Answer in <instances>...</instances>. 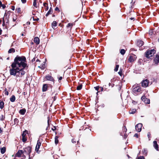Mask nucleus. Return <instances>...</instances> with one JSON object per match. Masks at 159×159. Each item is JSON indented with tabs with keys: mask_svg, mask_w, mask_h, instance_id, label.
<instances>
[{
	"mask_svg": "<svg viewBox=\"0 0 159 159\" xmlns=\"http://www.w3.org/2000/svg\"><path fill=\"white\" fill-rule=\"evenodd\" d=\"M5 113H4V114L2 115L1 116H0V120L1 121H3L5 119Z\"/></svg>",
	"mask_w": 159,
	"mask_h": 159,
	"instance_id": "28",
	"label": "nucleus"
},
{
	"mask_svg": "<svg viewBox=\"0 0 159 159\" xmlns=\"http://www.w3.org/2000/svg\"><path fill=\"white\" fill-rule=\"evenodd\" d=\"M4 103L3 101L0 102V108L1 109H2L4 107Z\"/></svg>",
	"mask_w": 159,
	"mask_h": 159,
	"instance_id": "31",
	"label": "nucleus"
},
{
	"mask_svg": "<svg viewBox=\"0 0 159 159\" xmlns=\"http://www.w3.org/2000/svg\"><path fill=\"white\" fill-rule=\"evenodd\" d=\"M58 136H56L55 138V143L56 144H57L59 142L58 140Z\"/></svg>",
	"mask_w": 159,
	"mask_h": 159,
	"instance_id": "36",
	"label": "nucleus"
},
{
	"mask_svg": "<svg viewBox=\"0 0 159 159\" xmlns=\"http://www.w3.org/2000/svg\"><path fill=\"white\" fill-rule=\"evenodd\" d=\"M118 86L119 87V90H120L121 89V86L120 85H118Z\"/></svg>",
	"mask_w": 159,
	"mask_h": 159,
	"instance_id": "61",
	"label": "nucleus"
},
{
	"mask_svg": "<svg viewBox=\"0 0 159 159\" xmlns=\"http://www.w3.org/2000/svg\"><path fill=\"white\" fill-rule=\"evenodd\" d=\"M30 22L28 21V22H27L26 24L27 25H30Z\"/></svg>",
	"mask_w": 159,
	"mask_h": 159,
	"instance_id": "64",
	"label": "nucleus"
},
{
	"mask_svg": "<svg viewBox=\"0 0 159 159\" xmlns=\"http://www.w3.org/2000/svg\"><path fill=\"white\" fill-rule=\"evenodd\" d=\"M142 152L144 155L146 156L147 155V152L145 149H144L142 151Z\"/></svg>",
	"mask_w": 159,
	"mask_h": 159,
	"instance_id": "40",
	"label": "nucleus"
},
{
	"mask_svg": "<svg viewBox=\"0 0 159 159\" xmlns=\"http://www.w3.org/2000/svg\"><path fill=\"white\" fill-rule=\"evenodd\" d=\"M122 69H120V71L118 72V74L120 76H122Z\"/></svg>",
	"mask_w": 159,
	"mask_h": 159,
	"instance_id": "42",
	"label": "nucleus"
},
{
	"mask_svg": "<svg viewBox=\"0 0 159 159\" xmlns=\"http://www.w3.org/2000/svg\"><path fill=\"white\" fill-rule=\"evenodd\" d=\"M144 42L140 40H138L136 42V44L139 47L142 46L144 44Z\"/></svg>",
	"mask_w": 159,
	"mask_h": 159,
	"instance_id": "17",
	"label": "nucleus"
},
{
	"mask_svg": "<svg viewBox=\"0 0 159 159\" xmlns=\"http://www.w3.org/2000/svg\"><path fill=\"white\" fill-rule=\"evenodd\" d=\"M17 19V18L16 17H13V21H15Z\"/></svg>",
	"mask_w": 159,
	"mask_h": 159,
	"instance_id": "56",
	"label": "nucleus"
},
{
	"mask_svg": "<svg viewBox=\"0 0 159 159\" xmlns=\"http://www.w3.org/2000/svg\"><path fill=\"white\" fill-rule=\"evenodd\" d=\"M154 29H152L149 30V34L150 35H152V34H154Z\"/></svg>",
	"mask_w": 159,
	"mask_h": 159,
	"instance_id": "35",
	"label": "nucleus"
},
{
	"mask_svg": "<svg viewBox=\"0 0 159 159\" xmlns=\"http://www.w3.org/2000/svg\"><path fill=\"white\" fill-rule=\"evenodd\" d=\"M134 137H136V138H138L139 137V135L138 134L136 133L134 135Z\"/></svg>",
	"mask_w": 159,
	"mask_h": 159,
	"instance_id": "53",
	"label": "nucleus"
},
{
	"mask_svg": "<svg viewBox=\"0 0 159 159\" xmlns=\"http://www.w3.org/2000/svg\"><path fill=\"white\" fill-rule=\"evenodd\" d=\"M141 99L146 104H149L150 103V99L146 98L145 95L143 96L141 98Z\"/></svg>",
	"mask_w": 159,
	"mask_h": 159,
	"instance_id": "11",
	"label": "nucleus"
},
{
	"mask_svg": "<svg viewBox=\"0 0 159 159\" xmlns=\"http://www.w3.org/2000/svg\"><path fill=\"white\" fill-rule=\"evenodd\" d=\"M55 11H58V12H59L60 11L59 8L57 7H56L55 8Z\"/></svg>",
	"mask_w": 159,
	"mask_h": 159,
	"instance_id": "47",
	"label": "nucleus"
},
{
	"mask_svg": "<svg viewBox=\"0 0 159 159\" xmlns=\"http://www.w3.org/2000/svg\"><path fill=\"white\" fill-rule=\"evenodd\" d=\"M25 34H26V33H25V32L23 33H22L21 34V35L22 36H25Z\"/></svg>",
	"mask_w": 159,
	"mask_h": 159,
	"instance_id": "62",
	"label": "nucleus"
},
{
	"mask_svg": "<svg viewBox=\"0 0 159 159\" xmlns=\"http://www.w3.org/2000/svg\"><path fill=\"white\" fill-rule=\"evenodd\" d=\"M4 92L5 94L6 95H8L9 93L8 91L7 90V89H6L4 90Z\"/></svg>",
	"mask_w": 159,
	"mask_h": 159,
	"instance_id": "46",
	"label": "nucleus"
},
{
	"mask_svg": "<svg viewBox=\"0 0 159 159\" xmlns=\"http://www.w3.org/2000/svg\"><path fill=\"white\" fill-rule=\"evenodd\" d=\"M34 42L36 45H38L40 43V39L38 37H35L34 39Z\"/></svg>",
	"mask_w": 159,
	"mask_h": 159,
	"instance_id": "20",
	"label": "nucleus"
},
{
	"mask_svg": "<svg viewBox=\"0 0 159 159\" xmlns=\"http://www.w3.org/2000/svg\"><path fill=\"white\" fill-rule=\"evenodd\" d=\"M27 62L25 56L17 55L11 64V68L9 70L10 75L17 78L22 77L25 73L24 70L28 68L29 66L27 65Z\"/></svg>",
	"mask_w": 159,
	"mask_h": 159,
	"instance_id": "1",
	"label": "nucleus"
},
{
	"mask_svg": "<svg viewBox=\"0 0 159 159\" xmlns=\"http://www.w3.org/2000/svg\"><path fill=\"white\" fill-rule=\"evenodd\" d=\"M57 93H56L55 91L52 92V99L53 102L55 101L57 98Z\"/></svg>",
	"mask_w": 159,
	"mask_h": 159,
	"instance_id": "18",
	"label": "nucleus"
},
{
	"mask_svg": "<svg viewBox=\"0 0 159 159\" xmlns=\"http://www.w3.org/2000/svg\"><path fill=\"white\" fill-rule=\"evenodd\" d=\"M73 25V23H69L66 25V27L67 28H70V30H71V29L72 28Z\"/></svg>",
	"mask_w": 159,
	"mask_h": 159,
	"instance_id": "30",
	"label": "nucleus"
},
{
	"mask_svg": "<svg viewBox=\"0 0 159 159\" xmlns=\"http://www.w3.org/2000/svg\"><path fill=\"white\" fill-rule=\"evenodd\" d=\"M28 133V131L27 130H25L24 131L22 134V141L25 143V142L27 140V138L25 137V136Z\"/></svg>",
	"mask_w": 159,
	"mask_h": 159,
	"instance_id": "8",
	"label": "nucleus"
},
{
	"mask_svg": "<svg viewBox=\"0 0 159 159\" xmlns=\"http://www.w3.org/2000/svg\"><path fill=\"white\" fill-rule=\"evenodd\" d=\"M153 146L157 150H159L158 145L157 143V142L156 141H154L153 142Z\"/></svg>",
	"mask_w": 159,
	"mask_h": 159,
	"instance_id": "19",
	"label": "nucleus"
},
{
	"mask_svg": "<svg viewBox=\"0 0 159 159\" xmlns=\"http://www.w3.org/2000/svg\"><path fill=\"white\" fill-rule=\"evenodd\" d=\"M16 100L15 96L14 95H12L10 98V100L12 102H14Z\"/></svg>",
	"mask_w": 159,
	"mask_h": 159,
	"instance_id": "27",
	"label": "nucleus"
},
{
	"mask_svg": "<svg viewBox=\"0 0 159 159\" xmlns=\"http://www.w3.org/2000/svg\"><path fill=\"white\" fill-rule=\"evenodd\" d=\"M2 7L3 9H4L6 6L4 4H2L1 1H0V7Z\"/></svg>",
	"mask_w": 159,
	"mask_h": 159,
	"instance_id": "38",
	"label": "nucleus"
},
{
	"mask_svg": "<svg viewBox=\"0 0 159 159\" xmlns=\"http://www.w3.org/2000/svg\"><path fill=\"white\" fill-rule=\"evenodd\" d=\"M8 15V14L7 13V12H6L5 13L3 17H4V18L9 17V16H7Z\"/></svg>",
	"mask_w": 159,
	"mask_h": 159,
	"instance_id": "45",
	"label": "nucleus"
},
{
	"mask_svg": "<svg viewBox=\"0 0 159 159\" xmlns=\"http://www.w3.org/2000/svg\"><path fill=\"white\" fill-rule=\"evenodd\" d=\"M53 12V10L51 7H50L49 10L46 15V16H48L49 14H51Z\"/></svg>",
	"mask_w": 159,
	"mask_h": 159,
	"instance_id": "23",
	"label": "nucleus"
},
{
	"mask_svg": "<svg viewBox=\"0 0 159 159\" xmlns=\"http://www.w3.org/2000/svg\"><path fill=\"white\" fill-rule=\"evenodd\" d=\"M35 57H34V58L31 60V62H33L34 61H35Z\"/></svg>",
	"mask_w": 159,
	"mask_h": 159,
	"instance_id": "58",
	"label": "nucleus"
},
{
	"mask_svg": "<svg viewBox=\"0 0 159 159\" xmlns=\"http://www.w3.org/2000/svg\"><path fill=\"white\" fill-rule=\"evenodd\" d=\"M119 67V65H116V67L114 70V71H117L118 70Z\"/></svg>",
	"mask_w": 159,
	"mask_h": 159,
	"instance_id": "41",
	"label": "nucleus"
},
{
	"mask_svg": "<svg viewBox=\"0 0 159 159\" xmlns=\"http://www.w3.org/2000/svg\"><path fill=\"white\" fill-rule=\"evenodd\" d=\"M37 0H34L33 3V6L36 8H37L39 7V3H38V4H37L36 2Z\"/></svg>",
	"mask_w": 159,
	"mask_h": 159,
	"instance_id": "22",
	"label": "nucleus"
},
{
	"mask_svg": "<svg viewBox=\"0 0 159 159\" xmlns=\"http://www.w3.org/2000/svg\"><path fill=\"white\" fill-rule=\"evenodd\" d=\"M136 109H132L131 110H130L129 111V113L130 114H134L136 112Z\"/></svg>",
	"mask_w": 159,
	"mask_h": 159,
	"instance_id": "34",
	"label": "nucleus"
},
{
	"mask_svg": "<svg viewBox=\"0 0 159 159\" xmlns=\"http://www.w3.org/2000/svg\"><path fill=\"white\" fill-rule=\"evenodd\" d=\"M16 12L18 14H21L22 12L20 7L16 8Z\"/></svg>",
	"mask_w": 159,
	"mask_h": 159,
	"instance_id": "29",
	"label": "nucleus"
},
{
	"mask_svg": "<svg viewBox=\"0 0 159 159\" xmlns=\"http://www.w3.org/2000/svg\"><path fill=\"white\" fill-rule=\"evenodd\" d=\"M43 6L45 7V10L47 11L48 9V4L46 2H44L43 3Z\"/></svg>",
	"mask_w": 159,
	"mask_h": 159,
	"instance_id": "26",
	"label": "nucleus"
},
{
	"mask_svg": "<svg viewBox=\"0 0 159 159\" xmlns=\"http://www.w3.org/2000/svg\"><path fill=\"white\" fill-rule=\"evenodd\" d=\"M99 88H100V87L99 86H98L94 87V88L97 91H98V90H99Z\"/></svg>",
	"mask_w": 159,
	"mask_h": 159,
	"instance_id": "50",
	"label": "nucleus"
},
{
	"mask_svg": "<svg viewBox=\"0 0 159 159\" xmlns=\"http://www.w3.org/2000/svg\"><path fill=\"white\" fill-rule=\"evenodd\" d=\"M48 119V126L49 125V121L50 120V117L48 116L47 118Z\"/></svg>",
	"mask_w": 159,
	"mask_h": 159,
	"instance_id": "51",
	"label": "nucleus"
},
{
	"mask_svg": "<svg viewBox=\"0 0 159 159\" xmlns=\"http://www.w3.org/2000/svg\"><path fill=\"white\" fill-rule=\"evenodd\" d=\"M9 17L4 18L3 17L2 18V26L3 27H5L7 28V25H9Z\"/></svg>",
	"mask_w": 159,
	"mask_h": 159,
	"instance_id": "6",
	"label": "nucleus"
},
{
	"mask_svg": "<svg viewBox=\"0 0 159 159\" xmlns=\"http://www.w3.org/2000/svg\"><path fill=\"white\" fill-rule=\"evenodd\" d=\"M53 127L54 128H54H52V130L54 131V130H55V129H56V127L55 126H54Z\"/></svg>",
	"mask_w": 159,
	"mask_h": 159,
	"instance_id": "59",
	"label": "nucleus"
},
{
	"mask_svg": "<svg viewBox=\"0 0 159 159\" xmlns=\"http://www.w3.org/2000/svg\"><path fill=\"white\" fill-rule=\"evenodd\" d=\"M72 142L73 143H75L76 142V140H75L74 139H72Z\"/></svg>",
	"mask_w": 159,
	"mask_h": 159,
	"instance_id": "52",
	"label": "nucleus"
},
{
	"mask_svg": "<svg viewBox=\"0 0 159 159\" xmlns=\"http://www.w3.org/2000/svg\"><path fill=\"white\" fill-rule=\"evenodd\" d=\"M57 26V23L56 21H54L52 23V27L54 29Z\"/></svg>",
	"mask_w": 159,
	"mask_h": 159,
	"instance_id": "25",
	"label": "nucleus"
},
{
	"mask_svg": "<svg viewBox=\"0 0 159 159\" xmlns=\"http://www.w3.org/2000/svg\"><path fill=\"white\" fill-rule=\"evenodd\" d=\"M44 80L45 81H49L51 82L52 84L54 85V84L55 80L53 77L49 75H48L45 76Z\"/></svg>",
	"mask_w": 159,
	"mask_h": 159,
	"instance_id": "4",
	"label": "nucleus"
},
{
	"mask_svg": "<svg viewBox=\"0 0 159 159\" xmlns=\"http://www.w3.org/2000/svg\"><path fill=\"white\" fill-rule=\"evenodd\" d=\"M83 85L82 84H80L76 87V89L77 90H80L82 88Z\"/></svg>",
	"mask_w": 159,
	"mask_h": 159,
	"instance_id": "32",
	"label": "nucleus"
},
{
	"mask_svg": "<svg viewBox=\"0 0 159 159\" xmlns=\"http://www.w3.org/2000/svg\"><path fill=\"white\" fill-rule=\"evenodd\" d=\"M153 61L155 64L157 65L158 64V63H159V53L158 54L156 55Z\"/></svg>",
	"mask_w": 159,
	"mask_h": 159,
	"instance_id": "16",
	"label": "nucleus"
},
{
	"mask_svg": "<svg viewBox=\"0 0 159 159\" xmlns=\"http://www.w3.org/2000/svg\"><path fill=\"white\" fill-rule=\"evenodd\" d=\"M24 153H27L28 155H30V153L32 151V147L30 146H28L27 147L24 148Z\"/></svg>",
	"mask_w": 159,
	"mask_h": 159,
	"instance_id": "9",
	"label": "nucleus"
},
{
	"mask_svg": "<svg viewBox=\"0 0 159 159\" xmlns=\"http://www.w3.org/2000/svg\"><path fill=\"white\" fill-rule=\"evenodd\" d=\"M41 141L39 139L37 141V144L35 149V151L36 152H38V153H39V149L41 145Z\"/></svg>",
	"mask_w": 159,
	"mask_h": 159,
	"instance_id": "13",
	"label": "nucleus"
},
{
	"mask_svg": "<svg viewBox=\"0 0 159 159\" xmlns=\"http://www.w3.org/2000/svg\"><path fill=\"white\" fill-rule=\"evenodd\" d=\"M26 110L25 108H23L20 110L19 111V113L22 115H24L26 112Z\"/></svg>",
	"mask_w": 159,
	"mask_h": 159,
	"instance_id": "21",
	"label": "nucleus"
},
{
	"mask_svg": "<svg viewBox=\"0 0 159 159\" xmlns=\"http://www.w3.org/2000/svg\"><path fill=\"white\" fill-rule=\"evenodd\" d=\"M120 52L121 55H124L125 53V51L124 49H121L120 50Z\"/></svg>",
	"mask_w": 159,
	"mask_h": 159,
	"instance_id": "37",
	"label": "nucleus"
},
{
	"mask_svg": "<svg viewBox=\"0 0 159 159\" xmlns=\"http://www.w3.org/2000/svg\"><path fill=\"white\" fill-rule=\"evenodd\" d=\"M29 155V159H32V157H30V155Z\"/></svg>",
	"mask_w": 159,
	"mask_h": 159,
	"instance_id": "63",
	"label": "nucleus"
},
{
	"mask_svg": "<svg viewBox=\"0 0 159 159\" xmlns=\"http://www.w3.org/2000/svg\"><path fill=\"white\" fill-rule=\"evenodd\" d=\"M52 85L51 84H44L43 86L42 91L43 92H45L47 91L48 88L50 87L52 89Z\"/></svg>",
	"mask_w": 159,
	"mask_h": 159,
	"instance_id": "7",
	"label": "nucleus"
},
{
	"mask_svg": "<svg viewBox=\"0 0 159 159\" xmlns=\"http://www.w3.org/2000/svg\"><path fill=\"white\" fill-rule=\"evenodd\" d=\"M106 87V85H103V87H100V88H99V89H100V90L101 91H103L104 89V88H105V87Z\"/></svg>",
	"mask_w": 159,
	"mask_h": 159,
	"instance_id": "43",
	"label": "nucleus"
},
{
	"mask_svg": "<svg viewBox=\"0 0 159 159\" xmlns=\"http://www.w3.org/2000/svg\"><path fill=\"white\" fill-rule=\"evenodd\" d=\"M14 124H17L19 122V120L18 119L16 118L14 119Z\"/></svg>",
	"mask_w": 159,
	"mask_h": 159,
	"instance_id": "39",
	"label": "nucleus"
},
{
	"mask_svg": "<svg viewBox=\"0 0 159 159\" xmlns=\"http://www.w3.org/2000/svg\"><path fill=\"white\" fill-rule=\"evenodd\" d=\"M156 52V51L154 49H151L150 50H147V51L145 52V56L147 58H148L150 57H152L154 54Z\"/></svg>",
	"mask_w": 159,
	"mask_h": 159,
	"instance_id": "2",
	"label": "nucleus"
},
{
	"mask_svg": "<svg viewBox=\"0 0 159 159\" xmlns=\"http://www.w3.org/2000/svg\"><path fill=\"white\" fill-rule=\"evenodd\" d=\"M33 20L34 21H38L39 20V19L38 18H34L33 17Z\"/></svg>",
	"mask_w": 159,
	"mask_h": 159,
	"instance_id": "48",
	"label": "nucleus"
},
{
	"mask_svg": "<svg viewBox=\"0 0 159 159\" xmlns=\"http://www.w3.org/2000/svg\"><path fill=\"white\" fill-rule=\"evenodd\" d=\"M133 91L134 93H141L142 89L138 85H134L133 87Z\"/></svg>",
	"mask_w": 159,
	"mask_h": 159,
	"instance_id": "3",
	"label": "nucleus"
},
{
	"mask_svg": "<svg viewBox=\"0 0 159 159\" xmlns=\"http://www.w3.org/2000/svg\"><path fill=\"white\" fill-rule=\"evenodd\" d=\"M11 9L12 10H15V7L14 6H12Z\"/></svg>",
	"mask_w": 159,
	"mask_h": 159,
	"instance_id": "60",
	"label": "nucleus"
},
{
	"mask_svg": "<svg viewBox=\"0 0 159 159\" xmlns=\"http://www.w3.org/2000/svg\"><path fill=\"white\" fill-rule=\"evenodd\" d=\"M45 64L44 63H42L41 65V68L42 69H44V68H45Z\"/></svg>",
	"mask_w": 159,
	"mask_h": 159,
	"instance_id": "44",
	"label": "nucleus"
},
{
	"mask_svg": "<svg viewBox=\"0 0 159 159\" xmlns=\"http://www.w3.org/2000/svg\"><path fill=\"white\" fill-rule=\"evenodd\" d=\"M137 57L135 55L133 54H131L128 59V62L130 63H132L135 61Z\"/></svg>",
	"mask_w": 159,
	"mask_h": 159,
	"instance_id": "5",
	"label": "nucleus"
},
{
	"mask_svg": "<svg viewBox=\"0 0 159 159\" xmlns=\"http://www.w3.org/2000/svg\"><path fill=\"white\" fill-rule=\"evenodd\" d=\"M24 153V152L21 150H19L15 154L16 157H21L22 154Z\"/></svg>",
	"mask_w": 159,
	"mask_h": 159,
	"instance_id": "15",
	"label": "nucleus"
},
{
	"mask_svg": "<svg viewBox=\"0 0 159 159\" xmlns=\"http://www.w3.org/2000/svg\"><path fill=\"white\" fill-rule=\"evenodd\" d=\"M135 0H132L130 4L131 5V7H129V9L128 11H127V14H129L132 11V9L134 8V3L135 2Z\"/></svg>",
	"mask_w": 159,
	"mask_h": 159,
	"instance_id": "10",
	"label": "nucleus"
},
{
	"mask_svg": "<svg viewBox=\"0 0 159 159\" xmlns=\"http://www.w3.org/2000/svg\"><path fill=\"white\" fill-rule=\"evenodd\" d=\"M1 153L2 154L4 153L6 151V148L5 147H3L0 148Z\"/></svg>",
	"mask_w": 159,
	"mask_h": 159,
	"instance_id": "24",
	"label": "nucleus"
},
{
	"mask_svg": "<svg viewBox=\"0 0 159 159\" xmlns=\"http://www.w3.org/2000/svg\"><path fill=\"white\" fill-rule=\"evenodd\" d=\"M142 126V124L141 123H139L135 125V128L137 131L140 132L141 130V128Z\"/></svg>",
	"mask_w": 159,
	"mask_h": 159,
	"instance_id": "14",
	"label": "nucleus"
},
{
	"mask_svg": "<svg viewBox=\"0 0 159 159\" xmlns=\"http://www.w3.org/2000/svg\"><path fill=\"white\" fill-rule=\"evenodd\" d=\"M149 81L147 79L143 80L142 82V85L143 87H147L149 84Z\"/></svg>",
	"mask_w": 159,
	"mask_h": 159,
	"instance_id": "12",
	"label": "nucleus"
},
{
	"mask_svg": "<svg viewBox=\"0 0 159 159\" xmlns=\"http://www.w3.org/2000/svg\"><path fill=\"white\" fill-rule=\"evenodd\" d=\"M21 1L23 3H25L26 2V0H21Z\"/></svg>",
	"mask_w": 159,
	"mask_h": 159,
	"instance_id": "55",
	"label": "nucleus"
},
{
	"mask_svg": "<svg viewBox=\"0 0 159 159\" xmlns=\"http://www.w3.org/2000/svg\"><path fill=\"white\" fill-rule=\"evenodd\" d=\"M15 52V49L14 48H11L8 51V53H11L12 52Z\"/></svg>",
	"mask_w": 159,
	"mask_h": 159,
	"instance_id": "33",
	"label": "nucleus"
},
{
	"mask_svg": "<svg viewBox=\"0 0 159 159\" xmlns=\"http://www.w3.org/2000/svg\"><path fill=\"white\" fill-rule=\"evenodd\" d=\"M7 13L8 14V16H9V15H10L11 13V11H8Z\"/></svg>",
	"mask_w": 159,
	"mask_h": 159,
	"instance_id": "57",
	"label": "nucleus"
},
{
	"mask_svg": "<svg viewBox=\"0 0 159 159\" xmlns=\"http://www.w3.org/2000/svg\"><path fill=\"white\" fill-rule=\"evenodd\" d=\"M58 78V81L60 82V81L62 79V77H60Z\"/></svg>",
	"mask_w": 159,
	"mask_h": 159,
	"instance_id": "54",
	"label": "nucleus"
},
{
	"mask_svg": "<svg viewBox=\"0 0 159 159\" xmlns=\"http://www.w3.org/2000/svg\"><path fill=\"white\" fill-rule=\"evenodd\" d=\"M148 137L149 139V140H150V138L151 137V134H150V132H148Z\"/></svg>",
	"mask_w": 159,
	"mask_h": 159,
	"instance_id": "49",
	"label": "nucleus"
}]
</instances>
